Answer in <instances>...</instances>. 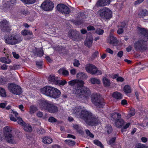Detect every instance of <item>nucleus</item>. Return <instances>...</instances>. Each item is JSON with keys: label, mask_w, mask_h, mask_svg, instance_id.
I'll return each mask as SVG.
<instances>
[{"label": "nucleus", "mask_w": 148, "mask_h": 148, "mask_svg": "<svg viewBox=\"0 0 148 148\" xmlns=\"http://www.w3.org/2000/svg\"><path fill=\"white\" fill-rule=\"evenodd\" d=\"M69 85L74 86L73 90V93L79 101H82L88 99L91 95L90 89L86 87H84V82L81 80L75 79L68 82Z\"/></svg>", "instance_id": "obj_1"}, {"label": "nucleus", "mask_w": 148, "mask_h": 148, "mask_svg": "<svg viewBox=\"0 0 148 148\" xmlns=\"http://www.w3.org/2000/svg\"><path fill=\"white\" fill-rule=\"evenodd\" d=\"M72 112L74 115L83 119L89 125H96L100 122L97 117L93 115L90 112L83 109L81 106L75 107Z\"/></svg>", "instance_id": "obj_2"}, {"label": "nucleus", "mask_w": 148, "mask_h": 148, "mask_svg": "<svg viewBox=\"0 0 148 148\" xmlns=\"http://www.w3.org/2000/svg\"><path fill=\"white\" fill-rule=\"evenodd\" d=\"M138 31L142 35L143 40H139L135 42L133 46L136 51H143L147 48L146 42L148 40V31L141 28H138Z\"/></svg>", "instance_id": "obj_3"}, {"label": "nucleus", "mask_w": 148, "mask_h": 148, "mask_svg": "<svg viewBox=\"0 0 148 148\" xmlns=\"http://www.w3.org/2000/svg\"><path fill=\"white\" fill-rule=\"evenodd\" d=\"M42 93L51 98L56 99L60 96L61 92L58 89L50 86H46L40 89Z\"/></svg>", "instance_id": "obj_4"}, {"label": "nucleus", "mask_w": 148, "mask_h": 148, "mask_svg": "<svg viewBox=\"0 0 148 148\" xmlns=\"http://www.w3.org/2000/svg\"><path fill=\"white\" fill-rule=\"evenodd\" d=\"M39 106L41 109L47 110L50 113H54L58 111V108L54 104L46 100L40 101Z\"/></svg>", "instance_id": "obj_5"}, {"label": "nucleus", "mask_w": 148, "mask_h": 148, "mask_svg": "<svg viewBox=\"0 0 148 148\" xmlns=\"http://www.w3.org/2000/svg\"><path fill=\"white\" fill-rule=\"evenodd\" d=\"M23 40L22 37L17 34H12L8 36L5 40L6 43L14 45L20 43Z\"/></svg>", "instance_id": "obj_6"}, {"label": "nucleus", "mask_w": 148, "mask_h": 148, "mask_svg": "<svg viewBox=\"0 0 148 148\" xmlns=\"http://www.w3.org/2000/svg\"><path fill=\"white\" fill-rule=\"evenodd\" d=\"M91 100L95 106L99 108H102L104 105L103 100L101 99L99 95L96 93L92 95Z\"/></svg>", "instance_id": "obj_7"}, {"label": "nucleus", "mask_w": 148, "mask_h": 148, "mask_svg": "<svg viewBox=\"0 0 148 148\" xmlns=\"http://www.w3.org/2000/svg\"><path fill=\"white\" fill-rule=\"evenodd\" d=\"M8 88L9 90L13 94L16 95H19L22 92L21 87L15 84H10Z\"/></svg>", "instance_id": "obj_8"}, {"label": "nucleus", "mask_w": 148, "mask_h": 148, "mask_svg": "<svg viewBox=\"0 0 148 148\" xmlns=\"http://www.w3.org/2000/svg\"><path fill=\"white\" fill-rule=\"evenodd\" d=\"M112 12L110 10L107 8H105L102 10L100 13V16L101 18L104 19H109L112 16Z\"/></svg>", "instance_id": "obj_9"}, {"label": "nucleus", "mask_w": 148, "mask_h": 148, "mask_svg": "<svg viewBox=\"0 0 148 148\" xmlns=\"http://www.w3.org/2000/svg\"><path fill=\"white\" fill-rule=\"evenodd\" d=\"M41 7L45 11H50L53 9L54 4L51 1H45L42 4Z\"/></svg>", "instance_id": "obj_10"}, {"label": "nucleus", "mask_w": 148, "mask_h": 148, "mask_svg": "<svg viewBox=\"0 0 148 148\" xmlns=\"http://www.w3.org/2000/svg\"><path fill=\"white\" fill-rule=\"evenodd\" d=\"M57 8L60 12L66 14H69L70 12L69 8L63 4H58L57 5Z\"/></svg>", "instance_id": "obj_11"}, {"label": "nucleus", "mask_w": 148, "mask_h": 148, "mask_svg": "<svg viewBox=\"0 0 148 148\" xmlns=\"http://www.w3.org/2000/svg\"><path fill=\"white\" fill-rule=\"evenodd\" d=\"M0 27L2 31L9 32L10 30V27L9 23L5 20H3L0 22Z\"/></svg>", "instance_id": "obj_12"}, {"label": "nucleus", "mask_w": 148, "mask_h": 148, "mask_svg": "<svg viewBox=\"0 0 148 148\" xmlns=\"http://www.w3.org/2000/svg\"><path fill=\"white\" fill-rule=\"evenodd\" d=\"M4 136L3 139L8 143H16L14 137L11 133L6 134L4 135Z\"/></svg>", "instance_id": "obj_13"}, {"label": "nucleus", "mask_w": 148, "mask_h": 148, "mask_svg": "<svg viewBox=\"0 0 148 148\" xmlns=\"http://www.w3.org/2000/svg\"><path fill=\"white\" fill-rule=\"evenodd\" d=\"M96 68L95 66L92 64H88L86 65L85 69L87 72L92 75Z\"/></svg>", "instance_id": "obj_14"}, {"label": "nucleus", "mask_w": 148, "mask_h": 148, "mask_svg": "<svg viewBox=\"0 0 148 148\" xmlns=\"http://www.w3.org/2000/svg\"><path fill=\"white\" fill-rule=\"evenodd\" d=\"M92 36L91 34L87 35L85 41V45L89 47H91L92 42Z\"/></svg>", "instance_id": "obj_15"}, {"label": "nucleus", "mask_w": 148, "mask_h": 148, "mask_svg": "<svg viewBox=\"0 0 148 148\" xmlns=\"http://www.w3.org/2000/svg\"><path fill=\"white\" fill-rule=\"evenodd\" d=\"M110 2V0H99L97 3V7L109 5Z\"/></svg>", "instance_id": "obj_16"}, {"label": "nucleus", "mask_w": 148, "mask_h": 148, "mask_svg": "<svg viewBox=\"0 0 148 148\" xmlns=\"http://www.w3.org/2000/svg\"><path fill=\"white\" fill-rule=\"evenodd\" d=\"M58 79V77H55L54 75L53 74L50 75L48 77V80L50 83L56 85Z\"/></svg>", "instance_id": "obj_17"}, {"label": "nucleus", "mask_w": 148, "mask_h": 148, "mask_svg": "<svg viewBox=\"0 0 148 148\" xmlns=\"http://www.w3.org/2000/svg\"><path fill=\"white\" fill-rule=\"evenodd\" d=\"M11 113H13L14 115H15V116L17 118L16 121L18 124L23 126L25 123V122L23 121L22 119L21 118L17 117L18 114L16 112L13 110H11Z\"/></svg>", "instance_id": "obj_18"}, {"label": "nucleus", "mask_w": 148, "mask_h": 148, "mask_svg": "<svg viewBox=\"0 0 148 148\" xmlns=\"http://www.w3.org/2000/svg\"><path fill=\"white\" fill-rule=\"evenodd\" d=\"M108 43L110 44L114 45L116 44L117 40L116 38L114 36L112 35H110L109 37L107 39Z\"/></svg>", "instance_id": "obj_19"}, {"label": "nucleus", "mask_w": 148, "mask_h": 148, "mask_svg": "<svg viewBox=\"0 0 148 148\" xmlns=\"http://www.w3.org/2000/svg\"><path fill=\"white\" fill-rule=\"evenodd\" d=\"M42 142L45 144H49L51 143L52 142V139L48 136H44L42 139Z\"/></svg>", "instance_id": "obj_20"}, {"label": "nucleus", "mask_w": 148, "mask_h": 148, "mask_svg": "<svg viewBox=\"0 0 148 148\" xmlns=\"http://www.w3.org/2000/svg\"><path fill=\"white\" fill-rule=\"evenodd\" d=\"M79 33V32L77 31L71 30L68 32V36L71 38H73L78 36Z\"/></svg>", "instance_id": "obj_21"}, {"label": "nucleus", "mask_w": 148, "mask_h": 148, "mask_svg": "<svg viewBox=\"0 0 148 148\" xmlns=\"http://www.w3.org/2000/svg\"><path fill=\"white\" fill-rule=\"evenodd\" d=\"M121 117V115L119 113L115 112L112 114L111 119L115 121L116 122L118 121Z\"/></svg>", "instance_id": "obj_22"}, {"label": "nucleus", "mask_w": 148, "mask_h": 148, "mask_svg": "<svg viewBox=\"0 0 148 148\" xmlns=\"http://www.w3.org/2000/svg\"><path fill=\"white\" fill-rule=\"evenodd\" d=\"M89 83L93 84H99L101 82L99 79L96 77H92L90 78L89 81Z\"/></svg>", "instance_id": "obj_23"}, {"label": "nucleus", "mask_w": 148, "mask_h": 148, "mask_svg": "<svg viewBox=\"0 0 148 148\" xmlns=\"http://www.w3.org/2000/svg\"><path fill=\"white\" fill-rule=\"evenodd\" d=\"M76 77L77 78L82 79H86L88 77L87 75L83 72H80L77 73Z\"/></svg>", "instance_id": "obj_24"}, {"label": "nucleus", "mask_w": 148, "mask_h": 148, "mask_svg": "<svg viewBox=\"0 0 148 148\" xmlns=\"http://www.w3.org/2000/svg\"><path fill=\"white\" fill-rule=\"evenodd\" d=\"M112 96L116 99H120L122 98V95L120 92H116L112 95Z\"/></svg>", "instance_id": "obj_25"}, {"label": "nucleus", "mask_w": 148, "mask_h": 148, "mask_svg": "<svg viewBox=\"0 0 148 148\" xmlns=\"http://www.w3.org/2000/svg\"><path fill=\"white\" fill-rule=\"evenodd\" d=\"M23 126V129L25 131L30 132L32 131V126L29 124L25 123Z\"/></svg>", "instance_id": "obj_26"}, {"label": "nucleus", "mask_w": 148, "mask_h": 148, "mask_svg": "<svg viewBox=\"0 0 148 148\" xmlns=\"http://www.w3.org/2000/svg\"><path fill=\"white\" fill-rule=\"evenodd\" d=\"M60 74H62L64 76H68L69 75L68 71L64 68L60 69L58 71Z\"/></svg>", "instance_id": "obj_27"}, {"label": "nucleus", "mask_w": 148, "mask_h": 148, "mask_svg": "<svg viewBox=\"0 0 148 148\" xmlns=\"http://www.w3.org/2000/svg\"><path fill=\"white\" fill-rule=\"evenodd\" d=\"M123 91L126 94L130 93L132 92L131 88L129 85H126L124 87Z\"/></svg>", "instance_id": "obj_28"}, {"label": "nucleus", "mask_w": 148, "mask_h": 148, "mask_svg": "<svg viewBox=\"0 0 148 148\" xmlns=\"http://www.w3.org/2000/svg\"><path fill=\"white\" fill-rule=\"evenodd\" d=\"M147 14L148 12L147 10H142L139 12L138 15L140 18H143L147 16Z\"/></svg>", "instance_id": "obj_29"}, {"label": "nucleus", "mask_w": 148, "mask_h": 148, "mask_svg": "<svg viewBox=\"0 0 148 148\" xmlns=\"http://www.w3.org/2000/svg\"><path fill=\"white\" fill-rule=\"evenodd\" d=\"M124 121L123 120L120 118L119 120L115 122V125L118 127H121L124 124Z\"/></svg>", "instance_id": "obj_30"}, {"label": "nucleus", "mask_w": 148, "mask_h": 148, "mask_svg": "<svg viewBox=\"0 0 148 148\" xmlns=\"http://www.w3.org/2000/svg\"><path fill=\"white\" fill-rule=\"evenodd\" d=\"M38 110L37 108L34 105L31 106L29 108V113L30 114H33Z\"/></svg>", "instance_id": "obj_31"}, {"label": "nucleus", "mask_w": 148, "mask_h": 148, "mask_svg": "<svg viewBox=\"0 0 148 148\" xmlns=\"http://www.w3.org/2000/svg\"><path fill=\"white\" fill-rule=\"evenodd\" d=\"M103 84L105 86H108L110 85V80L106 77H103Z\"/></svg>", "instance_id": "obj_32"}, {"label": "nucleus", "mask_w": 148, "mask_h": 148, "mask_svg": "<svg viewBox=\"0 0 148 148\" xmlns=\"http://www.w3.org/2000/svg\"><path fill=\"white\" fill-rule=\"evenodd\" d=\"M104 130L105 132L107 133L108 134H110L112 131V127L109 125H108L105 127Z\"/></svg>", "instance_id": "obj_33"}, {"label": "nucleus", "mask_w": 148, "mask_h": 148, "mask_svg": "<svg viewBox=\"0 0 148 148\" xmlns=\"http://www.w3.org/2000/svg\"><path fill=\"white\" fill-rule=\"evenodd\" d=\"M125 26L124 23L122 24L120 26L118 27V29L117 31V33L119 34H122L123 32V28Z\"/></svg>", "instance_id": "obj_34"}, {"label": "nucleus", "mask_w": 148, "mask_h": 148, "mask_svg": "<svg viewBox=\"0 0 148 148\" xmlns=\"http://www.w3.org/2000/svg\"><path fill=\"white\" fill-rule=\"evenodd\" d=\"M36 51L35 54L37 55L38 56L41 57L43 55L44 53L42 50L41 49H36Z\"/></svg>", "instance_id": "obj_35"}, {"label": "nucleus", "mask_w": 148, "mask_h": 148, "mask_svg": "<svg viewBox=\"0 0 148 148\" xmlns=\"http://www.w3.org/2000/svg\"><path fill=\"white\" fill-rule=\"evenodd\" d=\"M4 135L11 133L12 129L11 127L9 126L5 127L4 128Z\"/></svg>", "instance_id": "obj_36"}, {"label": "nucleus", "mask_w": 148, "mask_h": 148, "mask_svg": "<svg viewBox=\"0 0 148 148\" xmlns=\"http://www.w3.org/2000/svg\"><path fill=\"white\" fill-rule=\"evenodd\" d=\"M135 114V111L134 109L132 108L130 110L128 114L126 116V117L127 119H128Z\"/></svg>", "instance_id": "obj_37"}, {"label": "nucleus", "mask_w": 148, "mask_h": 148, "mask_svg": "<svg viewBox=\"0 0 148 148\" xmlns=\"http://www.w3.org/2000/svg\"><path fill=\"white\" fill-rule=\"evenodd\" d=\"M21 33L22 35L23 36H26L28 35H32L33 34L32 32L26 29L22 30L21 31Z\"/></svg>", "instance_id": "obj_38"}, {"label": "nucleus", "mask_w": 148, "mask_h": 148, "mask_svg": "<svg viewBox=\"0 0 148 148\" xmlns=\"http://www.w3.org/2000/svg\"><path fill=\"white\" fill-rule=\"evenodd\" d=\"M0 96L3 97L6 96V92L5 89L2 88H0Z\"/></svg>", "instance_id": "obj_39"}, {"label": "nucleus", "mask_w": 148, "mask_h": 148, "mask_svg": "<svg viewBox=\"0 0 148 148\" xmlns=\"http://www.w3.org/2000/svg\"><path fill=\"white\" fill-rule=\"evenodd\" d=\"M66 83L67 82L65 80L62 81L59 79H58L56 85L63 86L66 84Z\"/></svg>", "instance_id": "obj_40"}, {"label": "nucleus", "mask_w": 148, "mask_h": 148, "mask_svg": "<svg viewBox=\"0 0 148 148\" xmlns=\"http://www.w3.org/2000/svg\"><path fill=\"white\" fill-rule=\"evenodd\" d=\"M65 142L67 144L70 146H73L75 143L74 141L70 140H65Z\"/></svg>", "instance_id": "obj_41"}, {"label": "nucleus", "mask_w": 148, "mask_h": 148, "mask_svg": "<svg viewBox=\"0 0 148 148\" xmlns=\"http://www.w3.org/2000/svg\"><path fill=\"white\" fill-rule=\"evenodd\" d=\"M93 74L92 75H99L102 74V71L100 70H99L97 69V68L96 67L95 71L94 72H93Z\"/></svg>", "instance_id": "obj_42"}, {"label": "nucleus", "mask_w": 148, "mask_h": 148, "mask_svg": "<svg viewBox=\"0 0 148 148\" xmlns=\"http://www.w3.org/2000/svg\"><path fill=\"white\" fill-rule=\"evenodd\" d=\"M95 32L98 35H102L104 33V30L103 29L99 28L96 30Z\"/></svg>", "instance_id": "obj_43"}, {"label": "nucleus", "mask_w": 148, "mask_h": 148, "mask_svg": "<svg viewBox=\"0 0 148 148\" xmlns=\"http://www.w3.org/2000/svg\"><path fill=\"white\" fill-rule=\"evenodd\" d=\"M93 142L94 144L95 145L100 147H103V146L101 143L98 140H95Z\"/></svg>", "instance_id": "obj_44"}, {"label": "nucleus", "mask_w": 148, "mask_h": 148, "mask_svg": "<svg viewBox=\"0 0 148 148\" xmlns=\"http://www.w3.org/2000/svg\"><path fill=\"white\" fill-rule=\"evenodd\" d=\"M16 0H10V1H8L7 3H8L9 5L7 6V7L9 8L10 7L11 4H14L16 3Z\"/></svg>", "instance_id": "obj_45"}, {"label": "nucleus", "mask_w": 148, "mask_h": 148, "mask_svg": "<svg viewBox=\"0 0 148 148\" xmlns=\"http://www.w3.org/2000/svg\"><path fill=\"white\" fill-rule=\"evenodd\" d=\"M130 124V123H127L122 129L121 131L122 132H123L124 131H125L126 129L129 127Z\"/></svg>", "instance_id": "obj_46"}, {"label": "nucleus", "mask_w": 148, "mask_h": 148, "mask_svg": "<svg viewBox=\"0 0 148 148\" xmlns=\"http://www.w3.org/2000/svg\"><path fill=\"white\" fill-rule=\"evenodd\" d=\"M21 14L23 16H24L27 15L29 14V12L27 11L23 10L21 12Z\"/></svg>", "instance_id": "obj_47"}, {"label": "nucleus", "mask_w": 148, "mask_h": 148, "mask_svg": "<svg viewBox=\"0 0 148 148\" xmlns=\"http://www.w3.org/2000/svg\"><path fill=\"white\" fill-rule=\"evenodd\" d=\"M80 65L79 61L77 59H75L74 61L73 65L75 66L78 67Z\"/></svg>", "instance_id": "obj_48"}, {"label": "nucleus", "mask_w": 148, "mask_h": 148, "mask_svg": "<svg viewBox=\"0 0 148 148\" xmlns=\"http://www.w3.org/2000/svg\"><path fill=\"white\" fill-rule=\"evenodd\" d=\"M86 132L87 135L88 136L92 138L94 137V135L92 133H91L88 130H86Z\"/></svg>", "instance_id": "obj_49"}, {"label": "nucleus", "mask_w": 148, "mask_h": 148, "mask_svg": "<svg viewBox=\"0 0 148 148\" xmlns=\"http://www.w3.org/2000/svg\"><path fill=\"white\" fill-rule=\"evenodd\" d=\"M45 130L41 128H40L37 131V132L39 134H43L45 133Z\"/></svg>", "instance_id": "obj_50"}, {"label": "nucleus", "mask_w": 148, "mask_h": 148, "mask_svg": "<svg viewBox=\"0 0 148 148\" xmlns=\"http://www.w3.org/2000/svg\"><path fill=\"white\" fill-rule=\"evenodd\" d=\"M48 121L49 122H55L56 121V119L53 117H50L48 119Z\"/></svg>", "instance_id": "obj_51"}, {"label": "nucleus", "mask_w": 148, "mask_h": 148, "mask_svg": "<svg viewBox=\"0 0 148 148\" xmlns=\"http://www.w3.org/2000/svg\"><path fill=\"white\" fill-rule=\"evenodd\" d=\"M116 138L115 137H113L110 140L109 142V144L110 145H112L114 142Z\"/></svg>", "instance_id": "obj_52"}, {"label": "nucleus", "mask_w": 148, "mask_h": 148, "mask_svg": "<svg viewBox=\"0 0 148 148\" xmlns=\"http://www.w3.org/2000/svg\"><path fill=\"white\" fill-rule=\"evenodd\" d=\"M136 148H148V147H145L142 144H138L136 145Z\"/></svg>", "instance_id": "obj_53"}, {"label": "nucleus", "mask_w": 148, "mask_h": 148, "mask_svg": "<svg viewBox=\"0 0 148 148\" xmlns=\"http://www.w3.org/2000/svg\"><path fill=\"white\" fill-rule=\"evenodd\" d=\"M98 55V52L97 51H96L93 53L92 55V57L93 58H95L97 57Z\"/></svg>", "instance_id": "obj_54"}, {"label": "nucleus", "mask_w": 148, "mask_h": 148, "mask_svg": "<svg viewBox=\"0 0 148 148\" xmlns=\"http://www.w3.org/2000/svg\"><path fill=\"white\" fill-rule=\"evenodd\" d=\"M123 52L122 51H120L118 52L117 54V56L121 58L123 56Z\"/></svg>", "instance_id": "obj_55"}, {"label": "nucleus", "mask_w": 148, "mask_h": 148, "mask_svg": "<svg viewBox=\"0 0 148 148\" xmlns=\"http://www.w3.org/2000/svg\"><path fill=\"white\" fill-rule=\"evenodd\" d=\"M70 72L71 75H74L76 74V71L75 69H73L70 70Z\"/></svg>", "instance_id": "obj_56"}, {"label": "nucleus", "mask_w": 148, "mask_h": 148, "mask_svg": "<svg viewBox=\"0 0 148 148\" xmlns=\"http://www.w3.org/2000/svg\"><path fill=\"white\" fill-rule=\"evenodd\" d=\"M73 127L74 129H76L78 132H80L81 130H79V127L78 125H74L73 126Z\"/></svg>", "instance_id": "obj_57"}, {"label": "nucleus", "mask_w": 148, "mask_h": 148, "mask_svg": "<svg viewBox=\"0 0 148 148\" xmlns=\"http://www.w3.org/2000/svg\"><path fill=\"white\" fill-rule=\"evenodd\" d=\"M106 52L109 53L111 54H112L113 53V51L110 48H107L106 49Z\"/></svg>", "instance_id": "obj_58"}, {"label": "nucleus", "mask_w": 148, "mask_h": 148, "mask_svg": "<svg viewBox=\"0 0 148 148\" xmlns=\"http://www.w3.org/2000/svg\"><path fill=\"white\" fill-rule=\"evenodd\" d=\"M124 79L121 77H119L116 78V80L118 82H122L124 81Z\"/></svg>", "instance_id": "obj_59"}, {"label": "nucleus", "mask_w": 148, "mask_h": 148, "mask_svg": "<svg viewBox=\"0 0 148 148\" xmlns=\"http://www.w3.org/2000/svg\"><path fill=\"white\" fill-rule=\"evenodd\" d=\"M8 66L6 64H4L1 66V69L3 70H5L7 69Z\"/></svg>", "instance_id": "obj_60"}, {"label": "nucleus", "mask_w": 148, "mask_h": 148, "mask_svg": "<svg viewBox=\"0 0 148 148\" xmlns=\"http://www.w3.org/2000/svg\"><path fill=\"white\" fill-rule=\"evenodd\" d=\"M10 119L12 121H16V119L12 115H10Z\"/></svg>", "instance_id": "obj_61"}, {"label": "nucleus", "mask_w": 148, "mask_h": 148, "mask_svg": "<svg viewBox=\"0 0 148 148\" xmlns=\"http://www.w3.org/2000/svg\"><path fill=\"white\" fill-rule=\"evenodd\" d=\"M87 29L88 30H95V28L93 26H90L87 27Z\"/></svg>", "instance_id": "obj_62"}, {"label": "nucleus", "mask_w": 148, "mask_h": 148, "mask_svg": "<svg viewBox=\"0 0 148 148\" xmlns=\"http://www.w3.org/2000/svg\"><path fill=\"white\" fill-rule=\"evenodd\" d=\"M12 54L14 58H16V59H18V58L19 56L18 55L16 54V53L15 52H13Z\"/></svg>", "instance_id": "obj_63"}, {"label": "nucleus", "mask_w": 148, "mask_h": 148, "mask_svg": "<svg viewBox=\"0 0 148 148\" xmlns=\"http://www.w3.org/2000/svg\"><path fill=\"white\" fill-rule=\"evenodd\" d=\"M37 115L38 117H41L43 116V113L42 112L39 111L37 113Z\"/></svg>", "instance_id": "obj_64"}]
</instances>
